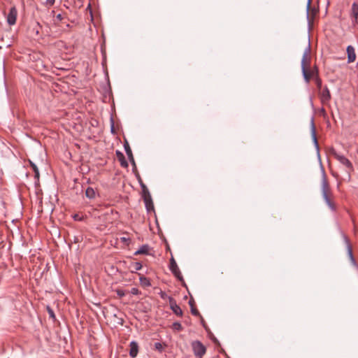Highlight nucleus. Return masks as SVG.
Listing matches in <instances>:
<instances>
[{"mask_svg": "<svg viewBox=\"0 0 358 358\" xmlns=\"http://www.w3.org/2000/svg\"><path fill=\"white\" fill-rule=\"evenodd\" d=\"M116 155L117 157L118 160L120 161L121 166L123 167V168H127L128 167V163L126 161L124 155L120 151L117 150L116 151Z\"/></svg>", "mask_w": 358, "mask_h": 358, "instance_id": "obj_11", "label": "nucleus"}, {"mask_svg": "<svg viewBox=\"0 0 358 358\" xmlns=\"http://www.w3.org/2000/svg\"><path fill=\"white\" fill-rule=\"evenodd\" d=\"M171 308L176 315L181 316L182 315V310L176 303H171Z\"/></svg>", "mask_w": 358, "mask_h": 358, "instance_id": "obj_15", "label": "nucleus"}, {"mask_svg": "<svg viewBox=\"0 0 358 358\" xmlns=\"http://www.w3.org/2000/svg\"><path fill=\"white\" fill-rule=\"evenodd\" d=\"M310 4H311V0H308V3H307V12L308 13V10L310 8Z\"/></svg>", "mask_w": 358, "mask_h": 358, "instance_id": "obj_35", "label": "nucleus"}, {"mask_svg": "<svg viewBox=\"0 0 358 358\" xmlns=\"http://www.w3.org/2000/svg\"><path fill=\"white\" fill-rule=\"evenodd\" d=\"M310 40L308 39L307 43V47L303 52L302 59H301V70L303 73V76L304 77L306 83H309L312 76H317V70L309 71L308 68L310 66Z\"/></svg>", "mask_w": 358, "mask_h": 358, "instance_id": "obj_1", "label": "nucleus"}, {"mask_svg": "<svg viewBox=\"0 0 358 358\" xmlns=\"http://www.w3.org/2000/svg\"><path fill=\"white\" fill-rule=\"evenodd\" d=\"M160 296L162 299H165L166 296V294L164 292H160Z\"/></svg>", "mask_w": 358, "mask_h": 358, "instance_id": "obj_38", "label": "nucleus"}, {"mask_svg": "<svg viewBox=\"0 0 358 358\" xmlns=\"http://www.w3.org/2000/svg\"><path fill=\"white\" fill-rule=\"evenodd\" d=\"M85 195L89 199H93L95 196V191L92 187L87 188Z\"/></svg>", "mask_w": 358, "mask_h": 358, "instance_id": "obj_19", "label": "nucleus"}, {"mask_svg": "<svg viewBox=\"0 0 358 358\" xmlns=\"http://www.w3.org/2000/svg\"><path fill=\"white\" fill-rule=\"evenodd\" d=\"M351 16L355 18V22L358 24V3H353L351 9Z\"/></svg>", "mask_w": 358, "mask_h": 358, "instance_id": "obj_13", "label": "nucleus"}, {"mask_svg": "<svg viewBox=\"0 0 358 358\" xmlns=\"http://www.w3.org/2000/svg\"><path fill=\"white\" fill-rule=\"evenodd\" d=\"M331 154L342 164L346 166L350 171L353 170L352 164L350 161L347 159L345 156L338 153L335 149L332 148L331 150Z\"/></svg>", "mask_w": 358, "mask_h": 358, "instance_id": "obj_3", "label": "nucleus"}, {"mask_svg": "<svg viewBox=\"0 0 358 358\" xmlns=\"http://www.w3.org/2000/svg\"><path fill=\"white\" fill-rule=\"evenodd\" d=\"M131 294H134V295H138V294H141V292L138 290V289L136 288V287H133L131 288V289L130 290L129 292Z\"/></svg>", "mask_w": 358, "mask_h": 358, "instance_id": "obj_27", "label": "nucleus"}, {"mask_svg": "<svg viewBox=\"0 0 358 358\" xmlns=\"http://www.w3.org/2000/svg\"><path fill=\"white\" fill-rule=\"evenodd\" d=\"M210 338L215 343L219 344L217 339L215 336H210Z\"/></svg>", "mask_w": 358, "mask_h": 358, "instance_id": "obj_37", "label": "nucleus"}, {"mask_svg": "<svg viewBox=\"0 0 358 358\" xmlns=\"http://www.w3.org/2000/svg\"><path fill=\"white\" fill-rule=\"evenodd\" d=\"M331 99V94L326 86L324 87L322 92H321V101L323 103L328 102Z\"/></svg>", "mask_w": 358, "mask_h": 358, "instance_id": "obj_8", "label": "nucleus"}, {"mask_svg": "<svg viewBox=\"0 0 358 358\" xmlns=\"http://www.w3.org/2000/svg\"><path fill=\"white\" fill-rule=\"evenodd\" d=\"M135 255H150V247L148 245H143L137 251Z\"/></svg>", "mask_w": 358, "mask_h": 358, "instance_id": "obj_14", "label": "nucleus"}, {"mask_svg": "<svg viewBox=\"0 0 358 358\" xmlns=\"http://www.w3.org/2000/svg\"><path fill=\"white\" fill-rule=\"evenodd\" d=\"M192 347L196 357L201 358L206 353V347L199 341H193Z\"/></svg>", "mask_w": 358, "mask_h": 358, "instance_id": "obj_4", "label": "nucleus"}, {"mask_svg": "<svg viewBox=\"0 0 358 358\" xmlns=\"http://www.w3.org/2000/svg\"><path fill=\"white\" fill-rule=\"evenodd\" d=\"M135 264H136V268L141 269L143 267V265L141 262H136Z\"/></svg>", "mask_w": 358, "mask_h": 358, "instance_id": "obj_34", "label": "nucleus"}, {"mask_svg": "<svg viewBox=\"0 0 358 358\" xmlns=\"http://www.w3.org/2000/svg\"><path fill=\"white\" fill-rule=\"evenodd\" d=\"M124 150H125L126 154L127 155L129 161L133 164V166H135L136 164H135L134 158V156H133V154H132V151H131V150L130 148V146H129V143L127 142H126L124 143Z\"/></svg>", "mask_w": 358, "mask_h": 358, "instance_id": "obj_10", "label": "nucleus"}, {"mask_svg": "<svg viewBox=\"0 0 358 358\" xmlns=\"http://www.w3.org/2000/svg\"><path fill=\"white\" fill-rule=\"evenodd\" d=\"M348 256L350 257V259L352 264V266H356V262H355V259L353 257V254H352V248L351 246L348 244Z\"/></svg>", "mask_w": 358, "mask_h": 358, "instance_id": "obj_18", "label": "nucleus"}, {"mask_svg": "<svg viewBox=\"0 0 358 358\" xmlns=\"http://www.w3.org/2000/svg\"><path fill=\"white\" fill-rule=\"evenodd\" d=\"M189 305L191 307L192 314L195 316H200L199 310L194 307V301L193 299L189 301Z\"/></svg>", "mask_w": 358, "mask_h": 358, "instance_id": "obj_17", "label": "nucleus"}, {"mask_svg": "<svg viewBox=\"0 0 358 358\" xmlns=\"http://www.w3.org/2000/svg\"><path fill=\"white\" fill-rule=\"evenodd\" d=\"M315 83H316V85H317V87L318 89H321L322 87V80L321 79L318 77V76L317 75L315 76Z\"/></svg>", "mask_w": 358, "mask_h": 358, "instance_id": "obj_26", "label": "nucleus"}, {"mask_svg": "<svg viewBox=\"0 0 358 358\" xmlns=\"http://www.w3.org/2000/svg\"><path fill=\"white\" fill-rule=\"evenodd\" d=\"M120 240L122 243H124L127 244H129V243L130 242V238H127V237H122V238H120Z\"/></svg>", "mask_w": 358, "mask_h": 358, "instance_id": "obj_32", "label": "nucleus"}, {"mask_svg": "<svg viewBox=\"0 0 358 358\" xmlns=\"http://www.w3.org/2000/svg\"><path fill=\"white\" fill-rule=\"evenodd\" d=\"M56 19L59 21H61L63 17H62V15L61 14H58L57 16H56Z\"/></svg>", "mask_w": 358, "mask_h": 358, "instance_id": "obj_36", "label": "nucleus"}, {"mask_svg": "<svg viewBox=\"0 0 358 358\" xmlns=\"http://www.w3.org/2000/svg\"><path fill=\"white\" fill-rule=\"evenodd\" d=\"M169 268H178L176 262L175 261V259H173V257H171V261H170Z\"/></svg>", "mask_w": 358, "mask_h": 358, "instance_id": "obj_23", "label": "nucleus"}, {"mask_svg": "<svg viewBox=\"0 0 358 358\" xmlns=\"http://www.w3.org/2000/svg\"><path fill=\"white\" fill-rule=\"evenodd\" d=\"M130 350H129V355L132 358H134L137 356L138 352V343L135 341H132L130 343Z\"/></svg>", "mask_w": 358, "mask_h": 358, "instance_id": "obj_9", "label": "nucleus"}, {"mask_svg": "<svg viewBox=\"0 0 358 358\" xmlns=\"http://www.w3.org/2000/svg\"><path fill=\"white\" fill-rule=\"evenodd\" d=\"M30 165L33 169V171H34V177L36 179L38 180L39 179V171H38V167L36 166V165L35 164H34L33 162H30Z\"/></svg>", "mask_w": 358, "mask_h": 358, "instance_id": "obj_20", "label": "nucleus"}, {"mask_svg": "<svg viewBox=\"0 0 358 358\" xmlns=\"http://www.w3.org/2000/svg\"><path fill=\"white\" fill-rule=\"evenodd\" d=\"M322 196L327 204L331 210H335L336 207L334 202L331 201V192L329 185L325 176H324L322 181Z\"/></svg>", "mask_w": 358, "mask_h": 358, "instance_id": "obj_2", "label": "nucleus"}, {"mask_svg": "<svg viewBox=\"0 0 358 358\" xmlns=\"http://www.w3.org/2000/svg\"><path fill=\"white\" fill-rule=\"evenodd\" d=\"M17 15V10L15 6L10 8L9 12L6 16L7 22L9 25H13L16 22Z\"/></svg>", "mask_w": 358, "mask_h": 358, "instance_id": "obj_6", "label": "nucleus"}, {"mask_svg": "<svg viewBox=\"0 0 358 358\" xmlns=\"http://www.w3.org/2000/svg\"><path fill=\"white\" fill-rule=\"evenodd\" d=\"M173 328L176 330L180 331L182 330V325L179 322H174L173 324Z\"/></svg>", "mask_w": 358, "mask_h": 358, "instance_id": "obj_25", "label": "nucleus"}, {"mask_svg": "<svg viewBox=\"0 0 358 358\" xmlns=\"http://www.w3.org/2000/svg\"><path fill=\"white\" fill-rule=\"evenodd\" d=\"M348 61L349 63L355 61L356 55L355 48L352 45H348L347 48Z\"/></svg>", "mask_w": 358, "mask_h": 358, "instance_id": "obj_7", "label": "nucleus"}, {"mask_svg": "<svg viewBox=\"0 0 358 358\" xmlns=\"http://www.w3.org/2000/svg\"><path fill=\"white\" fill-rule=\"evenodd\" d=\"M110 131H111V133H113V134L115 133V127H114V120H113V117L110 118Z\"/></svg>", "mask_w": 358, "mask_h": 358, "instance_id": "obj_31", "label": "nucleus"}, {"mask_svg": "<svg viewBox=\"0 0 358 358\" xmlns=\"http://www.w3.org/2000/svg\"><path fill=\"white\" fill-rule=\"evenodd\" d=\"M73 219H74V220H76V221H82V220H83L84 217H83V216H80L78 214H75V215L73 216Z\"/></svg>", "mask_w": 358, "mask_h": 358, "instance_id": "obj_29", "label": "nucleus"}, {"mask_svg": "<svg viewBox=\"0 0 358 358\" xmlns=\"http://www.w3.org/2000/svg\"><path fill=\"white\" fill-rule=\"evenodd\" d=\"M155 350H158L159 352H162V350H164V346L161 343H155Z\"/></svg>", "mask_w": 358, "mask_h": 358, "instance_id": "obj_24", "label": "nucleus"}, {"mask_svg": "<svg viewBox=\"0 0 358 358\" xmlns=\"http://www.w3.org/2000/svg\"><path fill=\"white\" fill-rule=\"evenodd\" d=\"M47 310H48L50 317L52 318H55V315L53 310L49 306L47 307Z\"/></svg>", "mask_w": 358, "mask_h": 358, "instance_id": "obj_30", "label": "nucleus"}, {"mask_svg": "<svg viewBox=\"0 0 358 358\" xmlns=\"http://www.w3.org/2000/svg\"><path fill=\"white\" fill-rule=\"evenodd\" d=\"M311 134H312V138H313L314 144H315L317 150H319V145H318V142H317V136H316V131H315V125L313 123V120H312Z\"/></svg>", "mask_w": 358, "mask_h": 358, "instance_id": "obj_16", "label": "nucleus"}, {"mask_svg": "<svg viewBox=\"0 0 358 358\" xmlns=\"http://www.w3.org/2000/svg\"><path fill=\"white\" fill-rule=\"evenodd\" d=\"M136 178H137L138 182V183H139V185H140V186L141 187L142 192L148 189L147 186L143 182V180L141 179V178L139 174L136 175Z\"/></svg>", "mask_w": 358, "mask_h": 358, "instance_id": "obj_21", "label": "nucleus"}, {"mask_svg": "<svg viewBox=\"0 0 358 358\" xmlns=\"http://www.w3.org/2000/svg\"><path fill=\"white\" fill-rule=\"evenodd\" d=\"M55 2V0H46L45 4L48 6H52Z\"/></svg>", "mask_w": 358, "mask_h": 358, "instance_id": "obj_33", "label": "nucleus"}, {"mask_svg": "<svg viewBox=\"0 0 358 358\" xmlns=\"http://www.w3.org/2000/svg\"><path fill=\"white\" fill-rule=\"evenodd\" d=\"M174 276H176L179 280L183 282V278L180 273V270H171Z\"/></svg>", "mask_w": 358, "mask_h": 358, "instance_id": "obj_22", "label": "nucleus"}, {"mask_svg": "<svg viewBox=\"0 0 358 358\" xmlns=\"http://www.w3.org/2000/svg\"><path fill=\"white\" fill-rule=\"evenodd\" d=\"M142 198L144 201L146 210L150 212L154 210V204L152 199L151 194L148 189L142 192Z\"/></svg>", "mask_w": 358, "mask_h": 358, "instance_id": "obj_5", "label": "nucleus"}, {"mask_svg": "<svg viewBox=\"0 0 358 358\" xmlns=\"http://www.w3.org/2000/svg\"><path fill=\"white\" fill-rule=\"evenodd\" d=\"M139 280L141 286L144 288L151 286L150 280L141 274H139Z\"/></svg>", "mask_w": 358, "mask_h": 358, "instance_id": "obj_12", "label": "nucleus"}, {"mask_svg": "<svg viewBox=\"0 0 358 358\" xmlns=\"http://www.w3.org/2000/svg\"><path fill=\"white\" fill-rule=\"evenodd\" d=\"M225 356H226V357H227V358H230L229 357H228V356L227 355V354H226V353H225Z\"/></svg>", "mask_w": 358, "mask_h": 358, "instance_id": "obj_39", "label": "nucleus"}, {"mask_svg": "<svg viewBox=\"0 0 358 358\" xmlns=\"http://www.w3.org/2000/svg\"><path fill=\"white\" fill-rule=\"evenodd\" d=\"M116 293L120 297H123L126 294L125 291L123 289H117Z\"/></svg>", "mask_w": 358, "mask_h": 358, "instance_id": "obj_28", "label": "nucleus"}]
</instances>
